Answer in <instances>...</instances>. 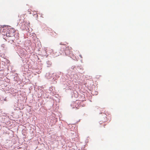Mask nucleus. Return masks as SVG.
I'll use <instances>...</instances> for the list:
<instances>
[{"mask_svg":"<svg viewBox=\"0 0 150 150\" xmlns=\"http://www.w3.org/2000/svg\"><path fill=\"white\" fill-rule=\"evenodd\" d=\"M8 31L6 33L7 37H11L14 35L15 30L14 28H11L8 29Z\"/></svg>","mask_w":150,"mask_h":150,"instance_id":"nucleus-1","label":"nucleus"},{"mask_svg":"<svg viewBox=\"0 0 150 150\" xmlns=\"http://www.w3.org/2000/svg\"><path fill=\"white\" fill-rule=\"evenodd\" d=\"M12 42H13V40H12Z\"/></svg>","mask_w":150,"mask_h":150,"instance_id":"nucleus-7","label":"nucleus"},{"mask_svg":"<svg viewBox=\"0 0 150 150\" xmlns=\"http://www.w3.org/2000/svg\"><path fill=\"white\" fill-rule=\"evenodd\" d=\"M79 56L81 58H82V56L80 54L79 55Z\"/></svg>","mask_w":150,"mask_h":150,"instance_id":"nucleus-3","label":"nucleus"},{"mask_svg":"<svg viewBox=\"0 0 150 150\" xmlns=\"http://www.w3.org/2000/svg\"><path fill=\"white\" fill-rule=\"evenodd\" d=\"M60 45H62V43H60Z\"/></svg>","mask_w":150,"mask_h":150,"instance_id":"nucleus-6","label":"nucleus"},{"mask_svg":"<svg viewBox=\"0 0 150 150\" xmlns=\"http://www.w3.org/2000/svg\"><path fill=\"white\" fill-rule=\"evenodd\" d=\"M105 125H104V127H105Z\"/></svg>","mask_w":150,"mask_h":150,"instance_id":"nucleus-5","label":"nucleus"},{"mask_svg":"<svg viewBox=\"0 0 150 150\" xmlns=\"http://www.w3.org/2000/svg\"><path fill=\"white\" fill-rule=\"evenodd\" d=\"M66 47V50L67 51H69V53H71L72 52V49L71 47L68 46L67 47Z\"/></svg>","mask_w":150,"mask_h":150,"instance_id":"nucleus-2","label":"nucleus"},{"mask_svg":"<svg viewBox=\"0 0 150 150\" xmlns=\"http://www.w3.org/2000/svg\"><path fill=\"white\" fill-rule=\"evenodd\" d=\"M76 103H74V102L73 104L74 105H75L76 104Z\"/></svg>","mask_w":150,"mask_h":150,"instance_id":"nucleus-4","label":"nucleus"}]
</instances>
